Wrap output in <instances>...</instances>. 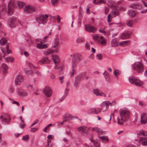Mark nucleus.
Wrapping results in <instances>:
<instances>
[{
    "mask_svg": "<svg viewBox=\"0 0 147 147\" xmlns=\"http://www.w3.org/2000/svg\"><path fill=\"white\" fill-rule=\"evenodd\" d=\"M7 43V40L5 38H3L0 40V44L1 45H5Z\"/></svg>",
    "mask_w": 147,
    "mask_h": 147,
    "instance_id": "obj_33",
    "label": "nucleus"
},
{
    "mask_svg": "<svg viewBox=\"0 0 147 147\" xmlns=\"http://www.w3.org/2000/svg\"><path fill=\"white\" fill-rule=\"evenodd\" d=\"M113 74L116 76V77L117 78H118V76L117 75V71H114L113 72Z\"/></svg>",
    "mask_w": 147,
    "mask_h": 147,
    "instance_id": "obj_59",
    "label": "nucleus"
},
{
    "mask_svg": "<svg viewBox=\"0 0 147 147\" xmlns=\"http://www.w3.org/2000/svg\"><path fill=\"white\" fill-rule=\"evenodd\" d=\"M93 93L96 96H101L105 97L106 95L103 92L97 89H95L93 90Z\"/></svg>",
    "mask_w": 147,
    "mask_h": 147,
    "instance_id": "obj_16",
    "label": "nucleus"
},
{
    "mask_svg": "<svg viewBox=\"0 0 147 147\" xmlns=\"http://www.w3.org/2000/svg\"><path fill=\"white\" fill-rule=\"evenodd\" d=\"M111 105V103L108 101H106L103 102L101 105V107H103L105 106H107L109 105Z\"/></svg>",
    "mask_w": 147,
    "mask_h": 147,
    "instance_id": "obj_35",
    "label": "nucleus"
},
{
    "mask_svg": "<svg viewBox=\"0 0 147 147\" xmlns=\"http://www.w3.org/2000/svg\"><path fill=\"white\" fill-rule=\"evenodd\" d=\"M64 77V76L59 77V80L61 82V84H62L63 83V81H62V80L63 79Z\"/></svg>",
    "mask_w": 147,
    "mask_h": 147,
    "instance_id": "obj_56",
    "label": "nucleus"
},
{
    "mask_svg": "<svg viewBox=\"0 0 147 147\" xmlns=\"http://www.w3.org/2000/svg\"><path fill=\"white\" fill-rule=\"evenodd\" d=\"M130 33L129 31H125L121 35V38L123 39H127L129 37Z\"/></svg>",
    "mask_w": 147,
    "mask_h": 147,
    "instance_id": "obj_17",
    "label": "nucleus"
},
{
    "mask_svg": "<svg viewBox=\"0 0 147 147\" xmlns=\"http://www.w3.org/2000/svg\"><path fill=\"white\" fill-rule=\"evenodd\" d=\"M76 73V71L74 69V67H73L72 69V72L71 73V76H73L74 75V74H75Z\"/></svg>",
    "mask_w": 147,
    "mask_h": 147,
    "instance_id": "obj_53",
    "label": "nucleus"
},
{
    "mask_svg": "<svg viewBox=\"0 0 147 147\" xmlns=\"http://www.w3.org/2000/svg\"><path fill=\"white\" fill-rule=\"evenodd\" d=\"M53 52L54 51L53 50L50 49H49L45 51H44V54L45 55H48Z\"/></svg>",
    "mask_w": 147,
    "mask_h": 147,
    "instance_id": "obj_36",
    "label": "nucleus"
},
{
    "mask_svg": "<svg viewBox=\"0 0 147 147\" xmlns=\"http://www.w3.org/2000/svg\"><path fill=\"white\" fill-rule=\"evenodd\" d=\"M18 94L20 96H24L27 95V93L24 90H19L18 92Z\"/></svg>",
    "mask_w": 147,
    "mask_h": 147,
    "instance_id": "obj_29",
    "label": "nucleus"
},
{
    "mask_svg": "<svg viewBox=\"0 0 147 147\" xmlns=\"http://www.w3.org/2000/svg\"><path fill=\"white\" fill-rule=\"evenodd\" d=\"M111 45L113 47H116L117 46L118 43L116 38H114L112 40L111 42Z\"/></svg>",
    "mask_w": 147,
    "mask_h": 147,
    "instance_id": "obj_27",
    "label": "nucleus"
},
{
    "mask_svg": "<svg viewBox=\"0 0 147 147\" xmlns=\"http://www.w3.org/2000/svg\"><path fill=\"white\" fill-rule=\"evenodd\" d=\"M129 41L128 40L121 41L120 42V45L123 46H125L129 44Z\"/></svg>",
    "mask_w": 147,
    "mask_h": 147,
    "instance_id": "obj_37",
    "label": "nucleus"
},
{
    "mask_svg": "<svg viewBox=\"0 0 147 147\" xmlns=\"http://www.w3.org/2000/svg\"><path fill=\"white\" fill-rule=\"evenodd\" d=\"M1 67L5 70H6L8 68L7 65L5 63L2 64L1 65Z\"/></svg>",
    "mask_w": 147,
    "mask_h": 147,
    "instance_id": "obj_46",
    "label": "nucleus"
},
{
    "mask_svg": "<svg viewBox=\"0 0 147 147\" xmlns=\"http://www.w3.org/2000/svg\"><path fill=\"white\" fill-rule=\"evenodd\" d=\"M147 137L145 138L143 137L140 138L139 142L143 146H146L147 145Z\"/></svg>",
    "mask_w": 147,
    "mask_h": 147,
    "instance_id": "obj_20",
    "label": "nucleus"
},
{
    "mask_svg": "<svg viewBox=\"0 0 147 147\" xmlns=\"http://www.w3.org/2000/svg\"><path fill=\"white\" fill-rule=\"evenodd\" d=\"M52 57L53 58V59L54 63L55 65L57 63H59L60 62V60L59 57L57 55H53Z\"/></svg>",
    "mask_w": 147,
    "mask_h": 147,
    "instance_id": "obj_23",
    "label": "nucleus"
},
{
    "mask_svg": "<svg viewBox=\"0 0 147 147\" xmlns=\"http://www.w3.org/2000/svg\"><path fill=\"white\" fill-rule=\"evenodd\" d=\"M85 30L89 32L94 33L96 32L97 29L93 26H91L90 24H87L85 25Z\"/></svg>",
    "mask_w": 147,
    "mask_h": 147,
    "instance_id": "obj_9",
    "label": "nucleus"
},
{
    "mask_svg": "<svg viewBox=\"0 0 147 147\" xmlns=\"http://www.w3.org/2000/svg\"><path fill=\"white\" fill-rule=\"evenodd\" d=\"M6 6L5 5H2L0 6V16H3L6 13Z\"/></svg>",
    "mask_w": 147,
    "mask_h": 147,
    "instance_id": "obj_18",
    "label": "nucleus"
},
{
    "mask_svg": "<svg viewBox=\"0 0 147 147\" xmlns=\"http://www.w3.org/2000/svg\"><path fill=\"white\" fill-rule=\"evenodd\" d=\"M39 121V120L37 119H36V120H35L34 121V122H33V123L31 125V127H32V126H33V125L36 124H37V123H38Z\"/></svg>",
    "mask_w": 147,
    "mask_h": 147,
    "instance_id": "obj_50",
    "label": "nucleus"
},
{
    "mask_svg": "<svg viewBox=\"0 0 147 147\" xmlns=\"http://www.w3.org/2000/svg\"><path fill=\"white\" fill-rule=\"evenodd\" d=\"M1 50L3 53H6L5 49L4 48H1Z\"/></svg>",
    "mask_w": 147,
    "mask_h": 147,
    "instance_id": "obj_61",
    "label": "nucleus"
},
{
    "mask_svg": "<svg viewBox=\"0 0 147 147\" xmlns=\"http://www.w3.org/2000/svg\"><path fill=\"white\" fill-rule=\"evenodd\" d=\"M81 78H82L81 77V76H80L78 75L76 77L75 80L80 82Z\"/></svg>",
    "mask_w": 147,
    "mask_h": 147,
    "instance_id": "obj_44",
    "label": "nucleus"
},
{
    "mask_svg": "<svg viewBox=\"0 0 147 147\" xmlns=\"http://www.w3.org/2000/svg\"><path fill=\"white\" fill-rule=\"evenodd\" d=\"M58 0H51V1L53 5H56L57 3Z\"/></svg>",
    "mask_w": 147,
    "mask_h": 147,
    "instance_id": "obj_51",
    "label": "nucleus"
},
{
    "mask_svg": "<svg viewBox=\"0 0 147 147\" xmlns=\"http://www.w3.org/2000/svg\"><path fill=\"white\" fill-rule=\"evenodd\" d=\"M114 2L112 1V0H108V5L110 7H112L114 5Z\"/></svg>",
    "mask_w": 147,
    "mask_h": 147,
    "instance_id": "obj_42",
    "label": "nucleus"
},
{
    "mask_svg": "<svg viewBox=\"0 0 147 147\" xmlns=\"http://www.w3.org/2000/svg\"><path fill=\"white\" fill-rule=\"evenodd\" d=\"M99 138L101 140V141L103 142L106 143L109 142L108 138L107 136H99Z\"/></svg>",
    "mask_w": 147,
    "mask_h": 147,
    "instance_id": "obj_26",
    "label": "nucleus"
},
{
    "mask_svg": "<svg viewBox=\"0 0 147 147\" xmlns=\"http://www.w3.org/2000/svg\"><path fill=\"white\" fill-rule=\"evenodd\" d=\"M133 68L139 74L142 73L144 71V67L143 64L140 62H135L133 65Z\"/></svg>",
    "mask_w": 147,
    "mask_h": 147,
    "instance_id": "obj_2",
    "label": "nucleus"
},
{
    "mask_svg": "<svg viewBox=\"0 0 147 147\" xmlns=\"http://www.w3.org/2000/svg\"><path fill=\"white\" fill-rule=\"evenodd\" d=\"M69 90V89H68L66 88L65 90V94L64 96L61 99V101H62L65 97L68 95V92Z\"/></svg>",
    "mask_w": 147,
    "mask_h": 147,
    "instance_id": "obj_34",
    "label": "nucleus"
},
{
    "mask_svg": "<svg viewBox=\"0 0 147 147\" xmlns=\"http://www.w3.org/2000/svg\"><path fill=\"white\" fill-rule=\"evenodd\" d=\"M129 6L131 8L137 9H140L142 7L140 3H133Z\"/></svg>",
    "mask_w": 147,
    "mask_h": 147,
    "instance_id": "obj_13",
    "label": "nucleus"
},
{
    "mask_svg": "<svg viewBox=\"0 0 147 147\" xmlns=\"http://www.w3.org/2000/svg\"><path fill=\"white\" fill-rule=\"evenodd\" d=\"M12 103L13 104H16L18 106H19L20 105L19 103L18 102L15 101H13V102H12Z\"/></svg>",
    "mask_w": 147,
    "mask_h": 147,
    "instance_id": "obj_64",
    "label": "nucleus"
},
{
    "mask_svg": "<svg viewBox=\"0 0 147 147\" xmlns=\"http://www.w3.org/2000/svg\"><path fill=\"white\" fill-rule=\"evenodd\" d=\"M38 128H32L30 129V131L31 132H34L38 130Z\"/></svg>",
    "mask_w": 147,
    "mask_h": 147,
    "instance_id": "obj_49",
    "label": "nucleus"
},
{
    "mask_svg": "<svg viewBox=\"0 0 147 147\" xmlns=\"http://www.w3.org/2000/svg\"><path fill=\"white\" fill-rule=\"evenodd\" d=\"M129 82L137 86H140L143 84V82L142 81L133 76L129 77Z\"/></svg>",
    "mask_w": 147,
    "mask_h": 147,
    "instance_id": "obj_3",
    "label": "nucleus"
},
{
    "mask_svg": "<svg viewBox=\"0 0 147 147\" xmlns=\"http://www.w3.org/2000/svg\"><path fill=\"white\" fill-rule=\"evenodd\" d=\"M146 131H144L143 130L141 131V134H142V135L144 136H146Z\"/></svg>",
    "mask_w": 147,
    "mask_h": 147,
    "instance_id": "obj_55",
    "label": "nucleus"
},
{
    "mask_svg": "<svg viewBox=\"0 0 147 147\" xmlns=\"http://www.w3.org/2000/svg\"><path fill=\"white\" fill-rule=\"evenodd\" d=\"M93 2L96 4L104 3V1L103 0H93Z\"/></svg>",
    "mask_w": 147,
    "mask_h": 147,
    "instance_id": "obj_38",
    "label": "nucleus"
},
{
    "mask_svg": "<svg viewBox=\"0 0 147 147\" xmlns=\"http://www.w3.org/2000/svg\"><path fill=\"white\" fill-rule=\"evenodd\" d=\"M112 15L114 17H116V16L119 15V12L117 9L115 10L113 9Z\"/></svg>",
    "mask_w": 147,
    "mask_h": 147,
    "instance_id": "obj_32",
    "label": "nucleus"
},
{
    "mask_svg": "<svg viewBox=\"0 0 147 147\" xmlns=\"http://www.w3.org/2000/svg\"><path fill=\"white\" fill-rule=\"evenodd\" d=\"M82 58V56L79 54H74V58L72 61V67H75L78 62L80 61Z\"/></svg>",
    "mask_w": 147,
    "mask_h": 147,
    "instance_id": "obj_5",
    "label": "nucleus"
},
{
    "mask_svg": "<svg viewBox=\"0 0 147 147\" xmlns=\"http://www.w3.org/2000/svg\"><path fill=\"white\" fill-rule=\"evenodd\" d=\"M24 10L25 13L28 14L32 13L35 11L34 7L30 5L26 6L24 8Z\"/></svg>",
    "mask_w": 147,
    "mask_h": 147,
    "instance_id": "obj_7",
    "label": "nucleus"
},
{
    "mask_svg": "<svg viewBox=\"0 0 147 147\" xmlns=\"http://www.w3.org/2000/svg\"><path fill=\"white\" fill-rule=\"evenodd\" d=\"M23 78L22 76L18 75L16 76L15 80V83L16 85H19L23 80Z\"/></svg>",
    "mask_w": 147,
    "mask_h": 147,
    "instance_id": "obj_15",
    "label": "nucleus"
},
{
    "mask_svg": "<svg viewBox=\"0 0 147 147\" xmlns=\"http://www.w3.org/2000/svg\"><path fill=\"white\" fill-rule=\"evenodd\" d=\"M2 122L3 123H5L7 124L8 123V122L7 121V119L6 118H5L3 119V120L2 121Z\"/></svg>",
    "mask_w": 147,
    "mask_h": 147,
    "instance_id": "obj_54",
    "label": "nucleus"
},
{
    "mask_svg": "<svg viewBox=\"0 0 147 147\" xmlns=\"http://www.w3.org/2000/svg\"><path fill=\"white\" fill-rule=\"evenodd\" d=\"M140 122L142 124H145L147 122V114L142 113L141 115V119Z\"/></svg>",
    "mask_w": 147,
    "mask_h": 147,
    "instance_id": "obj_12",
    "label": "nucleus"
},
{
    "mask_svg": "<svg viewBox=\"0 0 147 147\" xmlns=\"http://www.w3.org/2000/svg\"><path fill=\"white\" fill-rule=\"evenodd\" d=\"M85 48L87 50H89L90 49V46L87 43H86L85 45Z\"/></svg>",
    "mask_w": 147,
    "mask_h": 147,
    "instance_id": "obj_52",
    "label": "nucleus"
},
{
    "mask_svg": "<svg viewBox=\"0 0 147 147\" xmlns=\"http://www.w3.org/2000/svg\"><path fill=\"white\" fill-rule=\"evenodd\" d=\"M33 72L32 71H28V72H27L26 74H30L31 75H32L33 74Z\"/></svg>",
    "mask_w": 147,
    "mask_h": 147,
    "instance_id": "obj_58",
    "label": "nucleus"
},
{
    "mask_svg": "<svg viewBox=\"0 0 147 147\" xmlns=\"http://www.w3.org/2000/svg\"><path fill=\"white\" fill-rule=\"evenodd\" d=\"M35 73L39 76H41V74L38 71H36Z\"/></svg>",
    "mask_w": 147,
    "mask_h": 147,
    "instance_id": "obj_57",
    "label": "nucleus"
},
{
    "mask_svg": "<svg viewBox=\"0 0 147 147\" xmlns=\"http://www.w3.org/2000/svg\"><path fill=\"white\" fill-rule=\"evenodd\" d=\"M50 60L49 59L48 57H46L42 58V59L40 60L38 62L39 64L40 63L43 64H48L49 63Z\"/></svg>",
    "mask_w": 147,
    "mask_h": 147,
    "instance_id": "obj_22",
    "label": "nucleus"
},
{
    "mask_svg": "<svg viewBox=\"0 0 147 147\" xmlns=\"http://www.w3.org/2000/svg\"><path fill=\"white\" fill-rule=\"evenodd\" d=\"M48 18V16L47 14L45 15H40L37 17L36 20L37 22L40 21L41 23L44 24L47 22Z\"/></svg>",
    "mask_w": 147,
    "mask_h": 147,
    "instance_id": "obj_6",
    "label": "nucleus"
},
{
    "mask_svg": "<svg viewBox=\"0 0 147 147\" xmlns=\"http://www.w3.org/2000/svg\"><path fill=\"white\" fill-rule=\"evenodd\" d=\"M43 93L48 97H50L52 93V90L48 86H46L43 90Z\"/></svg>",
    "mask_w": 147,
    "mask_h": 147,
    "instance_id": "obj_10",
    "label": "nucleus"
},
{
    "mask_svg": "<svg viewBox=\"0 0 147 147\" xmlns=\"http://www.w3.org/2000/svg\"><path fill=\"white\" fill-rule=\"evenodd\" d=\"M133 22L131 20H128L127 22V24L128 26L131 27L133 24Z\"/></svg>",
    "mask_w": 147,
    "mask_h": 147,
    "instance_id": "obj_41",
    "label": "nucleus"
},
{
    "mask_svg": "<svg viewBox=\"0 0 147 147\" xmlns=\"http://www.w3.org/2000/svg\"><path fill=\"white\" fill-rule=\"evenodd\" d=\"M80 82L75 80L74 85L76 87H77L79 85Z\"/></svg>",
    "mask_w": 147,
    "mask_h": 147,
    "instance_id": "obj_48",
    "label": "nucleus"
},
{
    "mask_svg": "<svg viewBox=\"0 0 147 147\" xmlns=\"http://www.w3.org/2000/svg\"><path fill=\"white\" fill-rule=\"evenodd\" d=\"M86 73L85 72H84L80 74L79 76H81V77L82 78V76H86Z\"/></svg>",
    "mask_w": 147,
    "mask_h": 147,
    "instance_id": "obj_62",
    "label": "nucleus"
},
{
    "mask_svg": "<svg viewBox=\"0 0 147 147\" xmlns=\"http://www.w3.org/2000/svg\"><path fill=\"white\" fill-rule=\"evenodd\" d=\"M73 118H74V117L72 116L71 115L67 114L64 117V121H68L72 119Z\"/></svg>",
    "mask_w": 147,
    "mask_h": 147,
    "instance_id": "obj_24",
    "label": "nucleus"
},
{
    "mask_svg": "<svg viewBox=\"0 0 147 147\" xmlns=\"http://www.w3.org/2000/svg\"><path fill=\"white\" fill-rule=\"evenodd\" d=\"M100 111L99 112H97L95 109L93 108L90 109L89 110L88 112L89 113L97 114L98 112H100Z\"/></svg>",
    "mask_w": 147,
    "mask_h": 147,
    "instance_id": "obj_28",
    "label": "nucleus"
},
{
    "mask_svg": "<svg viewBox=\"0 0 147 147\" xmlns=\"http://www.w3.org/2000/svg\"><path fill=\"white\" fill-rule=\"evenodd\" d=\"M129 82L137 86H140L143 84V82L142 81L133 76L129 77Z\"/></svg>",
    "mask_w": 147,
    "mask_h": 147,
    "instance_id": "obj_4",
    "label": "nucleus"
},
{
    "mask_svg": "<svg viewBox=\"0 0 147 147\" xmlns=\"http://www.w3.org/2000/svg\"><path fill=\"white\" fill-rule=\"evenodd\" d=\"M29 138V136L28 135H25L24 136L22 139V140L24 141H26L28 140Z\"/></svg>",
    "mask_w": 147,
    "mask_h": 147,
    "instance_id": "obj_43",
    "label": "nucleus"
},
{
    "mask_svg": "<svg viewBox=\"0 0 147 147\" xmlns=\"http://www.w3.org/2000/svg\"><path fill=\"white\" fill-rule=\"evenodd\" d=\"M128 14L129 16L131 17H134L136 15V12L134 10H131L128 11Z\"/></svg>",
    "mask_w": 147,
    "mask_h": 147,
    "instance_id": "obj_25",
    "label": "nucleus"
},
{
    "mask_svg": "<svg viewBox=\"0 0 147 147\" xmlns=\"http://www.w3.org/2000/svg\"><path fill=\"white\" fill-rule=\"evenodd\" d=\"M93 38L94 40L99 41L101 44H105L106 42V40L104 38L103 36H99L97 34L93 35Z\"/></svg>",
    "mask_w": 147,
    "mask_h": 147,
    "instance_id": "obj_11",
    "label": "nucleus"
},
{
    "mask_svg": "<svg viewBox=\"0 0 147 147\" xmlns=\"http://www.w3.org/2000/svg\"><path fill=\"white\" fill-rule=\"evenodd\" d=\"M40 40V43H37L36 44V47L38 49H44L47 48V44H43L41 40Z\"/></svg>",
    "mask_w": 147,
    "mask_h": 147,
    "instance_id": "obj_19",
    "label": "nucleus"
},
{
    "mask_svg": "<svg viewBox=\"0 0 147 147\" xmlns=\"http://www.w3.org/2000/svg\"><path fill=\"white\" fill-rule=\"evenodd\" d=\"M130 112L129 111L125 110H121L120 113V115L121 121L120 120L119 117L117 118V123L119 125H121L123 122L127 121L130 117Z\"/></svg>",
    "mask_w": 147,
    "mask_h": 147,
    "instance_id": "obj_1",
    "label": "nucleus"
},
{
    "mask_svg": "<svg viewBox=\"0 0 147 147\" xmlns=\"http://www.w3.org/2000/svg\"><path fill=\"white\" fill-rule=\"evenodd\" d=\"M92 131H95L97 133L101 134H106L105 131L97 127H96L93 128L92 129Z\"/></svg>",
    "mask_w": 147,
    "mask_h": 147,
    "instance_id": "obj_21",
    "label": "nucleus"
},
{
    "mask_svg": "<svg viewBox=\"0 0 147 147\" xmlns=\"http://www.w3.org/2000/svg\"><path fill=\"white\" fill-rule=\"evenodd\" d=\"M103 75L105 77L106 80L108 81L110 79L109 76V73L106 71H105L103 73Z\"/></svg>",
    "mask_w": 147,
    "mask_h": 147,
    "instance_id": "obj_31",
    "label": "nucleus"
},
{
    "mask_svg": "<svg viewBox=\"0 0 147 147\" xmlns=\"http://www.w3.org/2000/svg\"><path fill=\"white\" fill-rule=\"evenodd\" d=\"M11 28H13L15 27L14 22H12V20H10V22L9 24Z\"/></svg>",
    "mask_w": 147,
    "mask_h": 147,
    "instance_id": "obj_47",
    "label": "nucleus"
},
{
    "mask_svg": "<svg viewBox=\"0 0 147 147\" xmlns=\"http://www.w3.org/2000/svg\"><path fill=\"white\" fill-rule=\"evenodd\" d=\"M90 129L84 126H81L77 129L78 131L82 133L87 134Z\"/></svg>",
    "mask_w": 147,
    "mask_h": 147,
    "instance_id": "obj_14",
    "label": "nucleus"
},
{
    "mask_svg": "<svg viewBox=\"0 0 147 147\" xmlns=\"http://www.w3.org/2000/svg\"><path fill=\"white\" fill-rule=\"evenodd\" d=\"M15 6L14 0H11L9 3L8 6L7 13L9 15H11L13 14V7Z\"/></svg>",
    "mask_w": 147,
    "mask_h": 147,
    "instance_id": "obj_8",
    "label": "nucleus"
},
{
    "mask_svg": "<svg viewBox=\"0 0 147 147\" xmlns=\"http://www.w3.org/2000/svg\"><path fill=\"white\" fill-rule=\"evenodd\" d=\"M17 4L19 7L20 8H22V7L25 5V3L20 1L17 2Z\"/></svg>",
    "mask_w": 147,
    "mask_h": 147,
    "instance_id": "obj_40",
    "label": "nucleus"
},
{
    "mask_svg": "<svg viewBox=\"0 0 147 147\" xmlns=\"http://www.w3.org/2000/svg\"><path fill=\"white\" fill-rule=\"evenodd\" d=\"M125 147H136L135 146L132 144H129L126 146Z\"/></svg>",
    "mask_w": 147,
    "mask_h": 147,
    "instance_id": "obj_63",
    "label": "nucleus"
},
{
    "mask_svg": "<svg viewBox=\"0 0 147 147\" xmlns=\"http://www.w3.org/2000/svg\"><path fill=\"white\" fill-rule=\"evenodd\" d=\"M14 90L13 88L12 87H10L9 90V91L11 92H13Z\"/></svg>",
    "mask_w": 147,
    "mask_h": 147,
    "instance_id": "obj_60",
    "label": "nucleus"
},
{
    "mask_svg": "<svg viewBox=\"0 0 147 147\" xmlns=\"http://www.w3.org/2000/svg\"><path fill=\"white\" fill-rule=\"evenodd\" d=\"M59 43V40L58 38H55L54 41V45H53V47L55 48L57 46Z\"/></svg>",
    "mask_w": 147,
    "mask_h": 147,
    "instance_id": "obj_30",
    "label": "nucleus"
},
{
    "mask_svg": "<svg viewBox=\"0 0 147 147\" xmlns=\"http://www.w3.org/2000/svg\"><path fill=\"white\" fill-rule=\"evenodd\" d=\"M84 41V39L82 37L78 38L76 40V42L77 43H80Z\"/></svg>",
    "mask_w": 147,
    "mask_h": 147,
    "instance_id": "obj_39",
    "label": "nucleus"
},
{
    "mask_svg": "<svg viewBox=\"0 0 147 147\" xmlns=\"http://www.w3.org/2000/svg\"><path fill=\"white\" fill-rule=\"evenodd\" d=\"M96 57L98 60H101L102 58V56L101 54H100L97 55L96 56Z\"/></svg>",
    "mask_w": 147,
    "mask_h": 147,
    "instance_id": "obj_45",
    "label": "nucleus"
}]
</instances>
